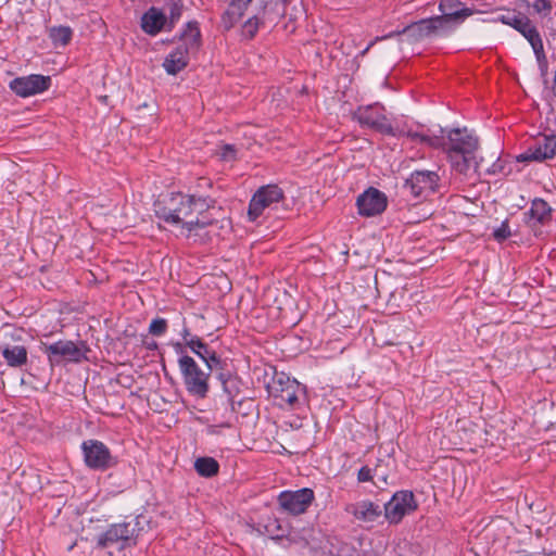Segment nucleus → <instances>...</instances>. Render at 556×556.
I'll return each mask as SVG.
<instances>
[{"mask_svg": "<svg viewBox=\"0 0 556 556\" xmlns=\"http://www.w3.org/2000/svg\"><path fill=\"white\" fill-rule=\"evenodd\" d=\"M439 11L457 25L473 14V10L467 8L459 0H441Z\"/></svg>", "mask_w": 556, "mask_h": 556, "instance_id": "aec40b11", "label": "nucleus"}, {"mask_svg": "<svg viewBox=\"0 0 556 556\" xmlns=\"http://www.w3.org/2000/svg\"><path fill=\"white\" fill-rule=\"evenodd\" d=\"M2 356L11 367H21L27 362V350L23 345L5 346Z\"/></svg>", "mask_w": 556, "mask_h": 556, "instance_id": "b1692460", "label": "nucleus"}, {"mask_svg": "<svg viewBox=\"0 0 556 556\" xmlns=\"http://www.w3.org/2000/svg\"><path fill=\"white\" fill-rule=\"evenodd\" d=\"M214 376L216 387L219 388L227 402V420L220 426L230 427V420L233 417L232 401L239 392V379L236 376L232 359L224 352L218 353L211 349V377Z\"/></svg>", "mask_w": 556, "mask_h": 556, "instance_id": "f03ea898", "label": "nucleus"}, {"mask_svg": "<svg viewBox=\"0 0 556 556\" xmlns=\"http://www.w3.org/2000/svg\"><path fill=\"white\" fill-rule=\"evenodd\" d=\"M510 236V230L507 222L502 223V225L494 230L493 237L498 242L506 240Z\"/></svg>", "mask_w": 556, "mask_h": 556, "instance_id": "e433bc0d", "label": "nucleus"}, {"mask_svg": "<svg viewBox=\"0 0 556 556\" xmlns=\"http://www.w3.org/2000/svg\"><path fill=\"white\" fill-rule=\"evenodd\" d=\"M73 36V30L68 26H54L49 30V37L54 46H66Z\"/></svg>", "mask_w": 556, "mask_h": 556, "instance_id": "bb28decb", "label": "nucleus"}, {"mask_svg": "<svg viewBox=\"0 0 556 556\" xmlns=\"http://www.w3.org/2000/svg\"><path fill=\"white\" fill-rule=\"evenodd\" d=\"M372 479L371 469L367 466L362 467L357 473L358 482H367Z\"/></svg>", "mask_w": 556, "mask_h": 556, "instance_id": "ea45409f", "label": "nucleus"}, {"mask_svg": "<svg viewBox=\"0 0 556 556\" xmlns=\"http://www.w3.org/2000/svg\"><path fill=\"white\" fill-rule=\"evenodd\" d=\"M207 225V220L205 219V216H203L201 219L197 217L195 219H189L184 223V227L188 230L189 236L192 231H195L197 229H204Z\"/></svg>", "mask_w": 556, "mask_h": 556, "instance_id": "f704fd0d", "label": "nucleus"}, {"mask_svg": "<svg viewBox=\"0 0 556 556\" xmlns=\"http://www.w3.org/2000/svg\"><path fill=\"white\" fill-rule=\"evenodd\" d=\"M188 53L182 47H177L173 50L163 62L165 71L170 75H175L184 70L188 64Z\"/></svg>", "mask_w": 556, "mask_h": 556, "instance_id": "4be33fe9", "label": "nucleus"}, {"mask_svg": "<svg viewBox=\"0 0 556 556\" xmlns=\"http://www.w3.org/2000/svg\"><path fill=\"white\" fill-rule=\"evenodd\" d=\"M205 201L182 193H172L156 205L155 213L160 219L168 224H179L193 212L203 214Z\"/></svg>", "mask_w": 556, "mask_h": 556, "instance_id": "20e7f679", "label": "nucleus"}, {"mask_svg": "<svg viewBox=\"0 0 556 556\" xmlns=\"http://www.w3.org/2000/svg\"><path fill=\"white\" fill-rule=\"evenodd\" d=\"M181 336H182L185 341L186 340H190V338L192 337L187 328H184V330L181 332Z\"/></svg>", "mask_w": 556, "mask_h": 556, "instance_id": "de8ad7c7", "label": "nucleus"}, {"mask_svg": "<svg viewBox=\"0 0 556 556\" xmlns=\"http://www.w3.org/2000/svg\"><path fill=\"white\" fill-rule=\"evenodd\" d=\"M556 156V135H543L539 137L534 144L520 154L517 160L522 162L536 161L542 162Z\"/></svg>", "mask_w": 556, "mask_h": 556, "instance_id": "dca6fc26", "label": "nucleus"}, {"mask_svg": "<svg viewBox=\"0 0 556 556\" xmlns=\"http://www.w3.org/2000/svg\"><path fill=\"white\" fill-rule=\"evenodd\" d=\"M227 324L226 317L222 314L220 319L218 320L216 325V329H222Z\"/></svg>", "mask_w": 556, "mask_h": 556, "instance_id": "49530a36", "label": "nucleus"}, {"mask_svg": "<svg viewBox=\"0 0 556 556\" xmlns=\"http://www.w3.org/2000/svg\"><path fill=\"white\" fill-rule=\"evenodd\" d=\"M194 468L202 477L208 478V457H200L194 463Z\"/></svg>", "mask_w": 556, "mask_h": 556, "instance_id": "4c0bfd02", "label": "nucleus"}, {"mask_svg": "<svg viewBox=\"0 0 556 556\" xmlns=\"http://www.w3.org/2000/svg\"><path fill=\"white\" fill-rule=\"evenodd\" d=\"M354 117L362 126H367L380 134L402 137L407 136L410 130H405L400 125H392L387 115L384 114V108L378 103L367 106H359Z\"/></svg>", "mask_w": 556, "mask_h": 556, "instance_id": "423d86ee", "label": "nucleus"}, {"mask_svg": "<svg viewBox=\"0 0 556 556\" xmlns=\"http://www.w3.org/2000/svg\"><path fill=\"white\" fill-rule=\"evenodd\" d=\"M529 222L532 224H545L552 218V208L543 199H534L528 212Z\"/></svg>", "mask_w": 556, "mask_h": 556, "instance_id": "5701e85b", "label": "nucleus"}, {"mask_svg": "<svg viewBox=\"0 0 556 556\" xmlns=\"http://www.w3.org/2000/svg\"><path fill=\"white\" fill-rule=\"evenodd\" d=\"M346 513L352 515L357 521L363 523H374L382 515V508L379 504L369 500H363L350 504L345 508Z\"/></svg>", "mask_w": 556, "mask_h": 556, "instance_id": "a211bd4d", "label": "nucleus"}, {"mask_svg": "<svg viewBox=\"0 0 556 556\" xmlns=\"http://www.w3.org/2000/svg\"><path fill=\"white\" fill-rule=\"evenodd\" d=\"M260 26L257 16L250 17L242 26V33L247 38H253Z\"/></svg>", "mask_w": 556, "mask_h": 556, "instance_id": "72a5a7b5", "label": "nucleus"}, {"mask_svg": "<svg viewBox=\"0 0 556 556\" xmlns=\"http://www.w3.org/2000/svg\"><path fill=\"white\" fill-rule=\"evenodd\" d=\"M211 278H213L211 280V292L215 289L217 298H222L230 292L232 288L231 281L223 270L217 271L215 267L214 271L211 273Z\"/></svg>", "mask_w": 556, "mask_h": 556, "instance_id": "a878e982", "label": "nucleus"}, {"mask_svg": "<svg viewBox=\"0 0 556 556\" xmlns=\"http://www.w3.org/2000/svg\"><path fill=\"white\" fill-rule=\"evenodd\" d=\"M313 500L314 492L307 488L298 491H283L278 496L281 508L292 515L305 513Z\"/></svg>", "mask_w": 556, "mask_h": 556, "instance_id": "4468645a", "label": "nucleus"}, {"mask_svg": "<svg viewBox=\"0 0 556 556\" xmlns=\"http://www.w3.org/2000/svg\"><path fill=\"white\" fill-rule=\"evenodd\" d=\"M282 199L283 191L277 185H267L261 187L253 194L250 201L248 210L249 220L255 222L263 214L265 208L280 202Z\"/></svg>", "mask_w": 556, "mask_h": 556, "instance_id": "f8f14e48", "label": "nucleus"}, {"mask_svg": "<svg viewBox=\"0 0 556 556\" xmlns=\"http://www.w3.org/2000/svg\"><path fill=\"white\" fill-rule=\"evenodd\" d=\"M285 3V5H277V16L288 18L290 22H295L303 15L302 4L300 2Z\"/></svg>", "mask_w": 556, "mask_h": 556, "instance_id": "c85d7f7f", "label": "nucleus"}, {"mask_svg": "<svg viewBox=\"0 0 556 556\" xmlns=\"http://www.w3.org/2000/svg\"><path fill=\"white\" fill-rule=\"evenodd\" d=\"M553 92H554V94L556 96V73H555V76H554Z\"/></svg>", "mask_w": 556, "mask_h": 556, "instance_id": "603ef678", "label": "nucleus"}, {"mask_svg": "<svg viewBox=\"0 0 556 556\" xmlns=\"http://www.w3.org/2000/svg\"><path fill=\"white\" fill-rule=\"evenodd\" d=\"M10 89L21 98H28L45 92L51 87V77L31 74L12 79Z\"/></svg>", "mask_w": 556, "mask_h": 556, "instance_id": "ddd939ff", "label": "nucleus"}, {"mask_svg": "<svg viewBox=\"0 0 556 556\" xmlns=\"http://www.w3.org/2000/svg\"><path fill=\"white\" fill-rule=\"evenodd\" d=\"M219 228L222 230H224L225 232H227L231 229V222L227 216L222 217Z\"/></svg>", "mask_w": 556, "mask_h": 556, "instance_id": "79ce46f5", "label": "nucleus"}, {"mask_svg": "<svg viewBox=\"0 0 556 556\" xmlns=\"http://www.w3.org/2000/svg\"><path fill=\"white\" fill-rule=\"evenodd\" d=\"M178 364L188 392L199 397H205L208 375L188 355L180 356Z\"/></svg>", "mask_w": 556, "mask_h": 556, "instance_id": "6e6552de", "label": "nucleus"}, {"mask_svg": "<svg viewBox=\"0 0 556 556\" xmlns=\"http://www.w3.org/2000/svg\"><path fill=\"white\" fill-rule=\"evenodd\" d=\"M219 469L218 463L211 457V477L217 475Z\"/></svg>", "mask_w": 556, "mask_h": 556, "instance_id": "37998d69", "label": "nucleus"}, {"mask_svg": "<svg viewBox=\"0 0 556 556\" xmlns=\"http://www.w3.org/2000/svg\"><path fill=\"white\" fill-rule=\"evenodd\" d=\"M292 2H293V1H291V0H281V2H280V3H276V7H277V5H285V3H292Z\"/></svg>", "mask_w": 556, "mask_h": 556, "instance_id": "3c124183", "label": "nucleus"}, {"mask_svg": "<svg viewBox=\"0 0 556 556\" xmlns=\"http://www.w3.org/2000/svg\"><path fill=\"white\" fill-rule=\"evenodd\" d=\"M173 348H174V350H175V352H176L177 354H180L181 356H184L182 354H184V352H185V349H184L182 343H180V342H176V343H174V344H173Z\"/></svg>", "mask_w": 556, "mask_h": 556, "instance_id": "c03bdc74", "label": "nucleus"}, {"mask_svg": "<svg viewBox=\"0 0 556 556\" xmlns=\"http://www.w3.org/2000/svg\"><path fill=\"white\" fill-rule=\"evenodd\" d=\"M407 35V37L412 41H421L426 38L432 37L433 30L431 27L430 18H422L418 22H414L406 27H404L402 30L393 31L387 37H393L395 35Z\"/></svg>", "mask_w": 556, "mask_h": 556, "instance_id": "412c9836", "label": "nucleus"}, {"mask_svg": "<svg viewBox=\"0 0 556 556\" xmlns=\"http://www.w3.org/2000/svg\"><path fill=\"white\" fill-rule=\"evenodd\" d=\"M251 2L252 0H231L227 14L239 20L243 15V10L247 9Z\"/></svg>", "mask_w": 556, "mask_h": 556, "instance_id": "2f4dec72", "label": "nucleus"}, {"mask_svg": "<svg viewBox=\"0 0 556 556\" xmlns=\"http://www.w3.org/2000/svg\"><path fill=\"white\" fill-rule=\"evenodd\" d=\"M387 197L380 190L370 187L357 197L356 205L362 216H376L387 207Z\"/></svg>", "mask_w": 556, "mask_h": 556, "instance_id": "2eb2a0df", "label": "nucleus"}, {"mask_svg": "<svg viewBox=\"0 0 556 556\" xmlns=\"http://www.w3.org/2000/svg\"><path fill=\"white\" fill-rule=\"evenodd\" d=\"M510 27L519 31L530 42L539 61L541 58H544V48L541 36L527 15L518 13L516 18L513 20Z\"/></svg>", "mask_w": 556, "mask_h": 556, "instance_id": "f3484780", "label": "nucleus"}, {"mask_svg": "<svg viewBox=\"0 0 556 556\" xmlns=\"http://www.w3.org/2000/svg\"><path fill=\"white\" fill-rule=\"evenodd\" d=\"M386 38H388V37L387 36L381 37V39H386ZM378 40H380L379 37H377L374 41H371L365 49H363V51L361 52V55H365L369 51V49L375 45V42Z\"/></svg>", "mask_w": 556, "mask_h": 556, "instance_id": "a18cd8bd", "label": "nucleus"}, {"mask_svg": "<svg viewBox=\"0 0 556 556\" xmlns=\"http://www.w3.org/2000/svg\"><path fill=\"white\" fill-rule=\"evenodd\" d=\"M42 351L47 355L50 366L54 367L62 362L80 363L87 358L86 354L89 350L83 341L75 343L71 340H59L51 344L43 343Z\"/></svg>", "mask_w": 556, "mask_h": 556, "instance_id": "0eeeda50", "label": "nucleus"}, {"mask_svg": "<svg viewBox=\"0 0 556 556\" xmlns=\"http://www.w3.org/2000/svg\"><path fill=\"white\" fill-rule=\"evenodd\" d=\"M429 18L434 36L445 34L456 25L452 20L443 14Z\"/></svg>", "mask_w": 556, "mask_h": 556, "instance_id": "c756f323", "label": "nucleus"}, {"mask_svg": "<svg viewBox=\"0 0 556 556\" xmlns=\"http://www.w3.org/2000/svg\"><path fill=\"white\" fill-rule=\"evenodd\" d=\"M440 176L435 170H415L405 181V188L415 198H427L439 190Z\"/></svg>", "mask_w": 556, "mask_h": 556, "instance_id": "9b49d317", "label": "nucleus"}, {"mask_svg": "<svg viewBox=\"0 0 556 556\" xmlns=\"http://www.w3.org/2000/svg\"><path fill=\"white\" fill-rule=\"evenodd\" d=\"M200 36L198 23H188L186 29L181 34L182 45L180 47H182L187 52L195 51L200 43Z\"/></svg>", "mask_w": 556, "mask_h": 556, "instance_id": "393cba45", "label": "nucleus"}, {"mask_svg": "<svg viewBox=\"0 0 556 556\" xmlns=\"http://www.w3.org/2000/svg\"><path fill=\"white\" fill-rule=\"evenodd\" d=\"M84 460L90 469L106 470L117 464L109 447L98 440H86L81 443Z\"/></svg>", "mask_w": 556, "mask_h": 556, "instance_id": "1a4fd4ad", "label": "nucleus"}, {"mask_svg": "<svg viewBox=\"0 0 556 556\" xmlns=\"http://www.w3.org/2000/svg\"><path fill=\"white\" fill-rule=\"evenodd\" d=\"M172 2L170 9V18L172 21L178 20L181 14V1L180 0H169Z\"/></svg>", "mask_w": 556, "mask_h": 556, "instance_id": "58836bf2", "label": "nucleus"}, {"mask_svg": "<svg viewBox=\"0 0 556 556\" xmlns=\"http://www.w3.org/2000/svg\"><path fill=\"white\" fill-rule=\"evenodd\" d=\"M166 15L155 7L149 8L141 16L140 27L149 36H156L166 24Z\"/></svg>", "mask_w": 556, "mask_h": 556, "instance_id": "6ab92c4d", "label": "nucleus"}, {"mask_svg": "<svg viewBox=\"0 0 556 556\" xmlns=\"http://www.w3.org/2000/svg\"><path fill=\"white\" fill-rule=\"evenodd\" d=\"M186 345L191 349L193 353L199 355L204 363L208 366V358L204 355L207 353L206 345L198 337H191L190 340H186Z\"/></svg>", "mask_w": 556, "mask_h": 556, "instance_id": "7c9ffc66", "label": "nucleus"}, {"mask_svg": "<svg viewBox=\"0 0 556 556\" xmlns=\"http://www.w3.org/2000/svg\"><path fill=\"white\" fill-rule=\"evenodd\" d=\"M501 168H502V167H501L500 165H497V164H493L492 168H491V169H488V172H489V173L494 174V173H496V172H497V169H501Z\"/></svg>", "mask_w": 556, "mask_h": 556, "instance_id": "8fccbe9b", "label": "nucleus"}, {"mask_svg": "<svg viewBox=\"0 0 556 556\" xmlns=\"http://www.w3.org/2000/svg\"><path fill=\"white\" fill-rule=\"evenodd\" d=\"M266 18L269 20V22L275 21V17L265 9L263 20L265 21Z\"/></svg>", "mask_w": 556, "mask_h": 556, "instance_id": "09e8293b", "label": "nucleus"}, {"mask_svg": "<svg viewBox=\"0 0 556 556\" xmlns=\"http://www.w3.org/2000/svg\"><path fill=\"white\" fill-rule=\"evenodd\" d=\"M418 505L412 491H397L384 504V518L389 523L397 525L406 515L415 511Z\"/></svg>", "mask_w": 556, "mask_h": 556, "instance_id": "9d476101", "label": "nucleus"}, {"mask_svg": "<svg viewBox=\"0 0 556 556\" xmlns=\"http://www.w3.org/2000/svg\"><path fill=\"white\" fill-rule=\"evenodd\" d=\"M238 149L235 144L223 143L217 146L213 156L219 162L232 164L237 160Z\"/></svg>", "mask_w": 556, "mask_h": 556, "instance_id": "cd10ccee", "label": "nucleus"}, {"mask_svg": "<svg viewBox=\"0 0 556 556\" xmlns=\"http://www.w3.org/2000/svg\"><path fill=\"white\" fill-rule=\"evenodd\" d=\"M141 531L138 517L114 523L98 536L97 545L106 549L111 555L114 552L124 553L137 545Z\"/></svg>", "mask_w": 556, "mask_h": 556, "instance_id": "7ed1b4c3", "label": "nucleus"}, {"mask_svg": "<svg viewBox=\"0 0 556 556\" xmlns=\"http://www.w3.org/2000/svg\"><path fill=\"white\" fill-rule=\"evenodd\" d=\"M266 389L275 404L285 409H295L304 395L301 383L283 371L274 370L270 380L266 382Z\"/></svg>", "mask_w": 556, "mask_h": 556, "instance_id": "39448f33", "label": "nucleus"}, {"mask_svg": "<svg viewBox=\"0 0 556 556\" xmlns=\"http://www.w3.org/2000/svg\"><path fill=\"white\" fill-rule=\"evenodd\" d=\"M407 137L432 148L442 149L447 154L452 167L459 174L466 175L471 168L477 172L480 166L475 156L479 146L478 138L466 128L452 129L446 139L442 136H427L419 132H407Z\"/></svg>", "mask_w": 556, "mask_h": 556, "instance_id": "f257e3e1", "label": "nucleus"}, {"mask_svg": "<svg viewBox=\"0 0 556 556\" xmlns=\"http://www.w3.org/2000/svg\"><path fill=\"white\" fill-rule=\"evenodd\" d=\"M167 330V321L164 318H155L150 323L149 332L152 336H163Z\"/></svg>", "mask_w": 556, "mask_h": 556, "instance_id": "473e14b6", "label": "nucleus"}, {"mask_svg": "<svg viewBox=\"0 0 556 556\" xmlns=\"http://www.w3.org/2000/svg\"><path fill=\"white\" fill-rule=\"evenodd\" d=\"M532 7L536 13L545 16L551 14L553 9L551 0H534Z\"/></svg>", "mask_w": 556, "mask_h": 556, "instance_id": "c9c22d12", "label": "nucleus"}, {"mask_svg": "<svg viewBox=\"0 0 556 556\" xmlns=\"http://www.w3.org/2000/svg\"><path fill=\"white\" fill-rule=\"evenodd\" d=\"M518 14L514 12L508 11L507 14L500 15L497 17V21L502 22L505 25L511 26L513 20L516 18Z\"/></svg>", "mask_w": 556, "mask_h": 556, "instance_id": "a19ab883", "label": "nucleus"}]
</instances>
